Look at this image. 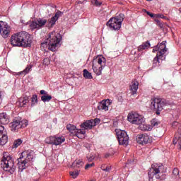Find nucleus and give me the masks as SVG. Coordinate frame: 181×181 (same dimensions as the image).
Returning a JSON list of instances; mask_svg holds the SVG:
<instances>
[{
    "instance_id": "nucleus-28",
    "label": "nucleus",
    "mask_w": 181,
    "mask_h": 181,
    "mask_svg": "<svg viewBox=\"0 0 181 181\" xmlns=\"http://www.w3.org/2000/svg\"><path fill=\"white\" fill-rule=\"evenodd\" d=\"M84 134H86V131H84L83 129H76L75 131V135H76V136L78 138H81V136H80V135H84Z\"/></svg>"
},
{
    "instance_id": "nucleus-17",
    "label": "nucleus",
    "mask_w": 181,
    "mask_h": 181,
    "mask_svg": "<svg viewBox=\"0 0 181 181\" xmlns=\"http://www.w3.org/2000/svg\"><path fill=\"white\" fill-rule=\"evenodd\" d=\"M6 134V129L0 124V145H5L8 142V136Z\"/></svg>"
},
{
    "instance_id": "nucleus-53",
    "label": "nucleus",
    "mask_w": 181,
    "mask_h": 181,
    "mask_svg": "<svg viewBox=\"0 0 181 181\" xmlns=\"http://www.w3.org/2000/svg\"><path fill=\"white\" fill-rule=\"evenodd\" d=\"M81 135H83V134H79V136H81V138H83V136Z\"/></svg>"
},
{
    "instance_id": "nucleus-32",
    "label": "nucleus",
    "mask_w": 181,
    "mask_h": 181,
    "mask_svg": "<svg viewBox=\"0 0 181 181\" xmlns=\"http://www.w3.org/2000/svg\"><path fill=\"white\" fill-rule=\"evenodd\" d=\"M20 145H22V140L21 139H17L14 141L13 147L18 148V146H20Z\"/></svg>"
},
{
    "instance_id": "nucleus-36",
    "label": "nucleus",
    "mask_w": 181,
    "mask_h": 181,
    "mask_svg": "<svg viewBox=\"0 0 181 181\" xmlns=\"http://www.w3.org/2000/svg\"><path fill=\"white\" fill-rule=\"evenodd\" d=\"M74 165H76L77 168H80V166H83L84 163L81 160H78L74 163Z\"/></svg>"
},
{
    "instance_id": "nucleus-34",
    "label": "nucleus",
    "mask_w": 181,
    "mask_h": 181,
    "mask_svg": "<svg viewBox=\"0 0 181 181\" xmlns=\"http://www.w3.org/2000/svg\"><path fill=\"white\" fill-rule=\"evenodd\" d=\"M37 103V95H33L32 97V103L31 105L33 107L35 104Z\"/></svg>"
},
{
    "instance_id": "nucleus-21",
    "label": "nucleus",
    "mask_w": 181,
    "mask_h": 181,
    "mask_svg": "<svg viewBox=\"0 0 181 181\" xmlns=\"http://www.w3.org/2000/svg\"><path fill=\"white\" fill-rule=\"evenodd\" d=\"M139 128V129H141V131H151L152 130V126L147 124L146 123H144V122L138 124Z\"/></svg>"
},
{
    "instance_id": "nucleus-35",
    "label": "nucleus",
    "mask_w": 181,
    "mask_h": 181,
    "mask_svg": "<svg viewBox=\"0 0 181 181\" xmlns=\"http://www.w3.org/2000/svg\"><path fill=\"white\" fill-rule=\"evenodd\" d=\"M69 174L71 176H72L73 179H76V177H77V176H78L80 173L78 171H71L69 173Z\"/></svg>"
},
{
    "instance_id": "nucleus-30",
    "label": "nucleus",
    "mask_w": 181,
    "mask_h": 181,
    "mask_svg": "<svg viewBox=\"0 0 181 181\" xmlns=\"http://www.w3.org/2000/svg\"><path fill=\"white\" fill-rule=\"evenodd\" d=\"M114 18H115L118 22H120V23H122V22H124V20L125 19V15L120 13L119 16Z\"/></svg>"
},
{
    "instance_id": "nucleus-42",
    "label": "nucleus",
    "mask_w": 181,
    "mask_h": 181,
    "mask_svg": "<svg viewBox=\"0 0 181 181\" xmlns=\"http://www.w3.org/2000/svg\"><path fill=\"white\" fill-rule=\"evenodd\" d=\"M87 159L88 162H93V160H94L95 157L93 155L90 154L89 156H87Z\"/></svg>"
},
{
    "instance_id": "nucleus-49",
    "label": "nucleus",
    "mask_w": 181,
    "mask_h": 181,
    "mask_svg": "<svg viewBox=\"0 0 181 181\" xmlns=\"http://www.w3.org/2000/svg\"><path fill=\"white\" fill-rule=\"evenodd\" d=\"M178 144L180 145V149H181V141L178 142Z\"/></svg>"
},
{
    "instance_id": "nucleus-52",
    "label": "nucleus",
    "mask_w": 181,
    "mask_h": 181,
    "mask_svg": "<svg viewBox=\"0 0 181 181\" xmlns=\"http://www.w3.org/2000/svg\"><path fill=\"white\" fill-rule=\"evenodd\" d=\"M44 60H45V62H47L49 60V59L46 58Z\"/></svg>"
},
{
    "instance_id": "nucleus-20",
    "label": "nucleus",
    "mask_w": 181,
    "mask_h": 181,
    "mask_svg": "<svg viewBox=\"0 0 181 181\" xmlns=\"http://www.w3.org/2000/svg\"><path fill=\"white\" fill-rule=\"evenodd\" d=\"M139 86V83L137 81H133L130 85V91L132 95L136 94V91H138V87Z\"/></svg>"
},
{
    "instance_id": "nucleus-18",
    "label": "nucleus",
    "mask_w": 181,
    "mask_h": 181,
    "mask_svg": "<svg viewBox=\"0 0 181 181\" xmlns=\"http://www.w3.org/2000/svg\"><path fill=\"white\" fill-rule=\"evenodd\" d=\"M110 105H111V101H110L109 99L105 100H102L98 106V110L108 111V107H110Z\"/></svg>"
},
{
    "instance_id": "nucleus-15",
    "label": "nucleus",
    "mask_w": 181,
    "mask_h": 181,
    "mask_svg": "<svg viewBox=\"0 0 181 181\" xmlns=\"http://www.w3.org/2000/svg\"><path fill=\"white\" fill-rule=\"evenodd\" d=\"M136 140L137 144H139L140 145H146V144H149L152 141L147 134H138L136 137Z\"/></svg>"
},
{
    "instance_id": "nucleus-8",
    "label": "nucleus",
    "mask_w": 181,
    "mask_h": 181,
    "mask_svg": "<svg viewBox=\"0 0 181 181\" xmlns=\"http://www.w3.org/2000/svg\"><path fill=\"white\" fill-rule=\"evenodd\" d=\"M165 105H166V100H165V99L153 98L151 100V107L152 110L156 111V114L157 115L160 114V111L163 110V107H165Z\"/></svg>"
},
{
    "instance_id": "nucleus-44",
    "label": "nucleus",
    "mask_w": 181,
    "mask_h": 181,
    "mask_svg": "<svg viewBox=\"0 0 181 181\" xmlns=\"http://www.w3.org/2000/svg\"><path fill=\"white\" fill-rule=\"evenodd\" d=\"M145 12H146V13H147V15H148V16H150L151 18H153V16H154L153 13H152L146 10H145Z\"/></svg>"
},
{
    "instance_id": "nucleus-38",
    "label": "nucleus",
    "mask_w": 181,
    "mask_h": 181,
    "mask_svg": "<svg viewBox=\"0 0 181 181\" xmlns=\"http://www.w3.org/2000/svg\"><path fill=\"white\" fill-rule=\"evenodd\" d=\"M100 169L103 170V172H107V173L111 172V166H106L105 168H104V167H100Z\"/></svg>"
},
{
    "instance_id": "nucleus-46",
    "label": "nucleus",
    "mask_w": 181,
    "mask_h": 181,
    "mask_svg": "<svg viewBox=\"0 0 181 181\" xmlns=\"http://www.w3.org/2000/svg\"><path fill=\"white\" fill-rule=\"evenodd\" d=\"M40 94H42V95H47V92H46V90H41L40 91Z\"/></svg>"
},
{
    "instance_id": "nucleus-2",
    "label": "nucleus",
    "mask_w": 181,
    "mask_h": 181,
    "mask_svg": "<svg viewBox=\"0 0 181 181\" xmlns=\"http://www.w3.org/2000/svg\"><path fill=\"white\" fill-rule=\"evenodd\" d=\"M60 40H62L60 34H56L55 32L49 33L47 39L41 44V48L48 47L51 52H56L60 47Z\"/></svg>"
},
{
    "instance_id": "nucleus-5",
    "label": "nucleus",
    "mask_w": 181,
    "mask_h": 181,
    "mask_svg": "<svg viewBox=\"0 0 181 181\" xmlns=\"http://www.w3.org/2000/svg\"><path fill=\"white\" fill-rule=\"evenodd\" d=\"M1 166L4 170L9 172L11 175L16 169L13 158H12L11 156H8L6 154H4L3 159L1 160Z\"/></svg>"
},
{
    "instance_id": "nucleus-50",
    "label": "nucleus",
    "mask_w": 181,
    "mask_h": 181,
    "mask_svg": "<svg viewBox=\"0 0 181 181\" xmlns=\"http://www.w3.org/2000/svg\"><path fill=\"white\" fill-rule=\"evenodd\" d=\"M101 168H103V169H105V168H107V166H105V165H103L101 166Z\"/></svg>"
},
{
    "instance_id": "nucleus-48",
    "label": "nucleus",
    "mask_w": 181,
    "mask_h": 181,
    "mask_svg": "<svg viewBox=\"0 0 181 181\" xmlns=\"http://www.w3.org/2000/svg\"><path fill=\"white\" fill-rule=\"evenodd\" d=\"M2 103V95L1 94L0 91V104Z\"/></svg>"
},
{
    "instance_id": "nucleus-47",
    "label": "nucleus",
    "mask_w": 181,
    "mask_h": 181,
    "mask_svg": "<svg viewBox=\"0 0 181 181\" xmlns=\"http://www.w3.org/2000/svg\"><path fill=\"white\" fill-rule=\"evenodd\" d=\"M158 18H160L161 19H164L165 16L162 15V14H158Z\"/></svg>"
},
{
    "instance_id": "nucleus-19",
    "label": "nucleus",
    "mask_w": 181,
    "mask_h": 181,
    "mask_svg": "<svg viewBox=\"0 0 181 181\" xmlns=\"http://www.w3.org/2000/svg\"><path fill=\"white\" fill-rule=\"evenodd\" d=\"M63 13L60 11H58L54 16L52 17L51 19L49 21V25L52 27L53 25H55L56 22H57V21L59 20V18H60V16H62Z\"/></svg>"
},
{
    "instance_id": "nucleus-11",
    "label": "nucleus",
    "mask_w": 181,
    "mask_h": 181,
    "mask_svg": "<svg viewBox=\"0 0 181 181\" xmlns=\"http://www.w3.org/2000/svg\"><path fill=\"white\" fill-rule=\"evenodd\" d=\"M46 23H47V20L46 18H39L30 23V28L32 30H35V29H42Z\"/></svg>"
},
{
    "instance_id": "nucleus-33",
    "label": "nucleus",
    "mask_w": 181,
    "mask_h": 181,
    "mask_svg": "<svg viewBox=\"0 0 181 181\" xmlns=\"http://www.w3.org/2000/svg\"><path fill=\"white\" fill-rule=\"evenodd\" d=\"M90 2L93 5H95V6H101L103 4V3L98 1V0H90Z\"/></svg>"
},
{
    "instance_id": "nucleus-24",
    "label": "nucleus",
    "mask_w": 181,
    "mask_h": 181,
    "mask_svg": "<svg viewBox=\"0 0 181 181\" xmlns=\"http://www.w3.org/2000/svg\"><path fill=\"white\" fill-rule=\"evenodd\" d=\"M0 121L3 124L8 123V122H7L8 121V115H6V113H5V112L0 113Z\"/></svg>"
},
{
    "instance_id": "nucleus-9",
    "label": "nucleus",
    "mask_w": 181,
    "mask_h": 181,
    "mask_svg": "<svg viewBox=\"0 0 181 181\" xmlns=\"http://www.w3.org/2000/svg\"><path fill=\"white\" fill-rule=\"evenodd\" d=\"M28 125V122L27 119L21 120L19 118H16L10 123V128L13 132H19L21 129L26 128Z\"/></svg>"
},
{
    "instance_id": "nucleus-37",
    "label": "nucleus",
    "mask_w": 181,
    "mask_h": 181,
    "mask_svg": "<svg viewBox=\"0 0 181 181\" xmlns=\"http://www.w3.org/2000/svg\"><path fill=\"white\" fill-rule=\"evenodd\" d=\"M151 125L153 127H158V125H159L160 123L158 121V119H153L151 121Z\"/></svg>"
},
{
    "instance_id": "nucleus-4",
    "label": "nucleus",
    "mask_w": 181,
    "mask_h": 181,
    "mask_svg": "<svg viewBox=\"0 0 181 181\" xmlns=\"http://www.w3.org/2000/svg\"><path fill=\"white\" fill-rule=\"evenodd\" d=\"M107 64V59L103 56H98L93 59L92 69L96 76H101L103 69Z\"/></svg>"
},
{
    "instance_id": "nucleus-16",
    "label": "nucleus",
    "mask_w": 181,
    "mask_h": 181,
    "mask_svg": "<svg viewBox=\"0 0 181 181\" xmlns=\"http://www.w3.org/2000/svg\"><path fill=\"white\" fill-rule=\"evenodd\" d=\"M11 27L6 24L4 21H0V35L4 38L9 37Z\"/></svg>"
},
{
    "instance_id": "nucleus-39",
    "label": "nucleus",
    "mask_w": 181,
    "mask_h": 181,
    "mask_svg": "<svg viewBox=\"0 0 181 181\" xmlns=\"http://www.w3.org/2000/svg\"><path fill=\"white\" fill-rule=\"evenodd\" d=\"M91 121L93 127H95V125H98L99 122H101V120L98 118H96L95 119H91Z\"/></svg>"
},
{
    "instance_id": "nucleus-13",
    "label": "nucleus",
    "mask_w": 181,
    "mask_h": 181,
    "mask_svg": "<svg viewBox=\"0 0 181 181\" xmlns=\"http://www.w3.org/2000/svg\"><path fill=\"white\" fill-rule=\"evenodd\" d=\"M66 141L64 136H49L45 139V142L49 145H62Z\"/></svg>"
},
{
    "instance_id": "nucleus-7",
    "label": "nucleus",
    "mask_w": 181,
    "mask_h": 181,
    "mask_svg": "<svg viewBox=\"0 0 181 181\" xmlns=\"http://www.w3.org/2000/svg\"><path fill=\"white\" fill-rule=\"evenodd\" d=\"M158 52L156 54V57L153 59L154 67L158 66L156 64L158 63V66H160V60H165V53L168 52V48H166V41H163L160 44L158 45Z\"/></svg>"
},
{
    "instance_id": "nucleus-54",
    "label": "nucleus",
    "mask_w": 181,
    "mask_h": 181,
    "mask_svg": "<svg viewBox=\"0 0 181 181\" xmlns=\"http://www.w3.org/2000/svg\"><path fill=\"white\" fill-rule=\"evenodd\" d=\"M146 1H152V0H146Z\"/></svg>"
},
{
    "instance_id": "nucleus-6",
    "label": "nucleus",
    "mask_w": 181,
    "mask_h": 181,
    "mask_svg": "<svg viewBox=\"0 0 181 181\" xmlns=\"http://www.w3.org/2000/svg\"><path fill=\"white\" fill-rule=\"evenodd\" d=\"M166 168L162 164H154L148 171V177L150 179H160V177L165 173Z\"/></svg>"
},
{
    "instance_id": "nucleus-51",
    "label": "nucleus",
    "mask_w": 181,
    "mask_h": 181,
    "mask_svg": "<svg viewBox=\"0 0 181 181\" xmlns=\"http://www.w3.org/2000/svg\"><path fill=\"white\" fill-rule=\"evenodd\" d=\"M177 124V122H174L173 124V125H176Z\"/></svg>"
},
{
    "instance_id": "nucleus-14",
    "label": "nucleus",
    "mask_w": 181,
    "mask_h": 181,
    "mask_svg": "<svg viewBox=\"0 0 181 181\" xmlns=\"http://www.w3.org/2000/svg\"><path fill=\"white\" fill-rule=\"evenodd\" d=\"M122 25V23L114 17L111 18L107 23V26H108L111 30H119Z\"/></svg>"
},
{
    "instance_id": "nucleus-29",
    "label": "nucleus",
    "mask_w": 181,
    "mask_h": 181,
    "mask_svg": "<svg viewBox=\"0 0 181 181\" xmlns=\"http://www.w3.org/2000/svg\"><path fill=\"white\" fill-rule=\"evenodd\" d=\"M66 129L68 131H69V132H71V134H73L74 132H76V126L73 125V124H68L66 126Z\"/></svg>"
},
{
    "instance_id": "nucleus-12",
    "label": "nucleus",
    "mask_w": 181,
    "mask_h": 181,
    "mask_svg": "<svg viewBox=\"0 0 181 181\" xmlns=\"http://www.w3.org/2000/svg\"><path fill=\"white\" fill-rule=\"evenodd\" d=\"M127 119L132 124H134L135 125H138V124H141L144 122V119L142 116L139 115L138 113L135 112H132L128 114Z\"/></svg>"
},
{
    "instance_id": "nucleus-26",
    "label": "nucleus",
    "mask_w": 181,
    "mask_h": 181,
    "mask_svg": "<svg viewBox=\"0 0 181 181\" xmlns=\"http://www.w3.org/2000/svg\"><path fill=\"white\" fill-rule=\"evenodd\" d=\"M52 95H44L41 96V100L43 101V103H49L52 100Z\"/></svg>"
},
{
    "instance_id": "nucleus-43",
    "label": "nucleus",
    "mask_w": 181,
    "mask_h": 181,
    "mask_svg": "<svg viewBox=\"0 0 181 181\" xmlns=\"http://www.w3.org/2000/svg\"><path fill=\"white\" fill-rule=\"evenodd\" d=\"M94 163H92L90 164H86L85 166V169H90V168H93V166H94Z\"/></svg>"
},
{
    "instance_id": "nucleus-40",
    "label": "nucleus",
    "mask_w": 181,
    "mask_h": 181,
    "mask_svg": "<svg viewBox=\"0 0 181 181\" xmlns=\"http://www.w3.org/2000/svg\"><path fill=\"white\" fill-rule=\"evenodd\" d=\"M173 176H175L177 178H179V170L177 168H175L173 170Z\"/></svg>"
},
{
    "instance_id": "nucleus-10",
    "label": "nucleus",
    "mask_w": 181,
    "mask_h": 181,
    "mask_svg": "<svg viewBox=\"0 0 181 181\" xmlns=\"http://www.w3.org/2000/svg\"><path fill=\"white\" fill-rule=\"evenodd\" d=\"M116 135L117 136L119 145H123L127 146L129 143V137L127 132L121 129H115Z\"/></svg>"
},
{
    "instance_id": "nucleus-22",
    "label": "nucleus",
    "mask_w": 181,
    "mask_h": 181,
    "mask_svg": "<svg viewBox=\"0 0 181 181\" xmlns=\"http://www.w3.org/2000/svg\"><path fill=\"white\" fill-rule=\"evenodd\" d=\"M93 124L92 120H87L81 124V128H84V129H91L93 128Z\"/></svg>"
},
{
    "instance_id": "nucleus-45",
    "label": "nucleus",
    "mask_w": 181,
    "mask_h": 181,
    "mask_svg": "<svg viewBox=\"0 0 181 181\" xmlns=\"http://www.w3.org/2000/svg\"><path fill=\"white\" fill-rule=\"evenodd\" d=\"M159 45H157L156 47H153V52L155 53V52H159V47H158Z\"/></svg>"
},
{
    "instance_id": "nucleus-25",
    "label": "nucleus",
    "mask_w": 181,
    "mask_h": 181,
    "mask_svg": "<svg viewBox=\"0 0 181 181\" xmlns=\"http://www.w3.org/2000/svg\"><path fill=\"white\" fill-rule=\"evenodd\" d=\"M83 77L85 78H88V80H91V78H93V75H91V73H90L87 69H84Z\"/></svg>"
},
{
    "instance_id": "nucleus-27",
    "label": "nucleus",
    "mask_w": 181,
    "mask_h": 181,
    "mask_svg": "<svg viewBox=\"0 0 181 181\" xmlns=\"http://www.w3.org/2000/svg\"><path fill=\"white\" fill-rule=\"evenodd\" d=\"M28 103H29V98L25 97L23 99H21L20 107H25V105L28 104Z\"/></svg>"
},
{
    "instance_id": "nucleus-3",
    "label": "nucleus",
    "mask_w": 181,
    "mask_h": 181,
    "mask_svg": "<svg viewBox=\"0 0 181 181\" xmlns=\"http://www.w3.org/2000/svg\"><path fill=\"white\" fill-rule=\"evenodd\" d=\"M33 155H35V152H33V151H23L21 153L19 158L17 159V165L21 170H23L28 168V163L33 160Z\"/></svg>"
},
{
    "instance_id": "nucleus-31",
    "label": "nucleus",
    "mask_w": 181,
    "mask_h": 181,
    "mask_svg": "<svg viewBox=\"0 0 181 181\" xmlns=\"http://www.w3.org/2000/svg\"><path fill=\"white\" fill-rule=\"evenodd\" d=\"M32 66H28L23 71L20 72V74H28L30 71Z\"/></svg>"
},
{
    "instance_id": "nucleus-41",
    "label": "nucleus",
    "mask_w": 181,
    "mask_h": 181,
    "mask_svg": "<svg viewBox=\"0 0 181 181\" xmlns=\"http://www.w3.org/2000/svg\"><path fill=\"white\" fill-rule=\"evenodd\" d=\"M180 141H181V138L180 137H175L173 140V143L174 145H176V144H177V142L179 143Z\"/></svg>"
},
{
    "instance_id": "nucleus-1",
    "label": "nucleus",
    "mask_w": 181,
    "mask_h": 181,
    "mask_svg": "<svg viewBox=\"0 0 181 181\" xmlns=\"http://www.w3.org/2000/svg\"><path fill=\"white\" fill-rule=\"evenodd\" d=\"M11 44L18 47H29L32 45V37L25 31L17 33L11 36Z\"/></svg>"
},
{
    "instance_id": "nucleus-23",
    "label": "nucleus",
    "mask_w": 181,
    "mask_h": 181,
    "mask_svg": "<svg viewBox=\"0 0 181 181\" xmlns=\"http://www.w3.org/2000/svg\"><path fill=\"white\" fill-rule=\"evenodd\" d=\"M149 47H151V43H149V41H146L145 42H143L141 45L138 47V52H142V50L149 49Z\"/></svg>"
}]
</instances>
